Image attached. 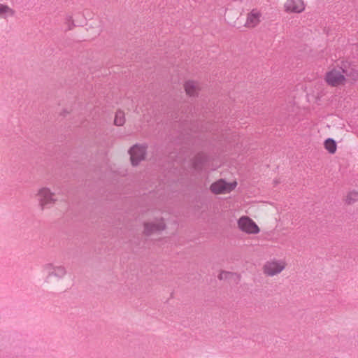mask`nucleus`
<instances>
[{
  "mask_svg": "<svg viewBox=\"0 0 358 358\" xmlns=\"http://www.w3.org/2000/svg\"><path fill=\"white\" fill-rule=\"evenodd\" d=\"M125 122L124 113L122 110H118L115 113L114 124L116 126H122Z\"/></svg>",
  "mask_w": 358,
  "mask_h": 358,
  "instance_id": "f3484780",
  "label": "nucleus"
},
{
  "mask_svg": "<svg viewBox=\"0 0 358 358\" xmlns=\"http://www.w3.org/2000/svg\"><path fill=\"white\" fill-rule=\"evenodd\" d=\"M43 270L46 273V280L48 282L51 280L59 282L67 275L66 267L61 264H45L43 266Z\"/></svg>",
  "mask_w": 358,
  "mask_h": 358,
  "instance_id": "f03ea898",
  "label": "nucleus"
},
{
  "mask_svg": "<svg viewBox=\"0 0 358 358\" xmlns=\"http://www.w3.org/2000/svg\"><path fill=\"white\" fill-rule=\"evenodd\" d=\"M36 198L38 208L41 210L50 208L57 201L55 193L48 187H41L38 189Z\"/></svg>",
  "mask_w": 358,
  "mask_h": 358,
  "instance_id": "f257e3e1",
  "label": "nucleus"
},
{
  "mask_svg": "<svg viewBox=\"0 0 358 358\" xmlns=\"http://www.w3.org/2000/svg\"><path fill=\"white\" fill-rule=\"evenodd\" d=\"M236 185V182H227L223 179H220L210 185V190L215 194H224L234 190Z\"/></svg>",
  "mask_w": 358,
  "mask_h": 358,
  "instance_id": "0eeeda50",
  "label": "nucleus"
},
{
  "mask_svg": "<svg viewBox=\"0 0 358 358\" xmlns=\"http://www.w3.org/2000/svg\"><path fill=\"white\" fill-rule=\"evenodd\" d=\"M183 88L188 96L197 97L201 90V85L200 82L189 79L184 82Z\"/></svg>",
  "mask_w": 358,
  "mask_h": 358,
  "instance_id": "9d476101",
  "label": "nucleus"
},
{
  "mask_svg": "<svg viewBox=\"0 0 358 358\" xmlns=\"http://www.w3.org/2000/svg\"><path fill=\"white\" fill-rule=\"evenodd\" d=\"M148 145L146 144H135L130 148L128 152L130 155L131 164L133 166H137L145 159Z\"/></svg>",
  "mask_w": 358,
  "mask_h": 358,
  "instance_id": "20e7f679",
  "label": "nucleus"
},
{
  "mask_svg": "<svg viewBox=\"0 0 358 358\" xmlns=\"http://www.w3.org/2000/svg\"><path fill=\"white\" fill-rule=\"evenodd\" d=\"M345 203L348 205L354 204L358 201V192L351 191L349 192L345 199Z\"/></svg>",
  "mask_w": 358,
  "mask_h": 358,
  "instance_id": "dca6fc26",
  "label": "nucleus"
},
{
  "mask_svg": "<svg viewBox=\"0 0 358 358\" xmlns=\"http://www.w3.org/2000/svg\"><path fill=\"white\" fill-rule=\"evenodd\" d=\"M325 149L330 153L334 154L336 151L337 146L336 141L332 138H327L324 143Z\"/></svg>",
  "mask_w": 358,
  "mask_h": 358,
  "instance_id": "2eb2a0df",
  "label": "nucleus"
},
{
  "mask_svg": "<svg viewBox=\"0 0 358 358\" xmlns=\"http://www.w3.org/2000/svg\"><path fill=\"white\" fill-rule=\"evenodd\" d=\"M339 68L345 78H349L353 80L358 78V70L355 65L348 62H343Z\"/></svg>",
  "mask_w": 358,
  "mask_h": 358,
  "instance_id": "f8f14e48",
  "label": "nucleus"
},
{
  "mask_svg": "<svg viewBox=\"0 0 358 358\" xmlns=\"http://www.w3.org/2000/svg\"><path fill=\"white\" fill-rule=\"evenodd\" d=\"M238 228L247 234H257L260 231L257 224L249 217L242 216L237 221Z\"/></svg>",
  "mask_w": 358,
  "mask_h": 358,
  "instance_id": "6e6552de",
  "label": "nucleus"
},
{
  "mask_svg": "<svg viewBox=\"0 0 358 358\" xmlns=\"http://www.w3.org/2000/svg\"><path fill=\"white\" fill-rule=\"evenodd\" d=\"M208 160V155L204 152L197 153L192 159V167L196 171L202 170Z\"/></svg>",
  "mask_w": 358,
  "mask_h": 358,
  "instance_id": "ddd939ff",
  "label": "nucleus"
},
{
  "mask_svg": "<svg viewBox=\"0 0 358 358\" xmlns=\"http://www.w3.org/2000/svg\"><path fill=\"white\" fill-rule=\"evenodd\" d=\"M143 233L145 236H151L156 233H159L166 229L165 220L162 217H155L152 221L145 222L143 224Z\"/></svg>",
  "mask_w": 358,
  "mask_h": 358,
  "instance_id": "7ed1b4c3",
  "label": "nucleus"
},
{
  "mask_svg": "<svg viewBox=\"0 0 358 358\" xmlns=\"http://www.w3.org/2000/svg\"><path fill=\"white\" fill-rule=\"evenodd\" d=\"M232 273H230V272H227V271H222L219 275H218V278L220 280H223V279H226L227 278H229L230 275H231Z\"/></svg>",
  "mask_w": 358,
  "mask_h": 358,
  "instance_id": "6ab92c4d",
  "label": "nucleus"
},
{
  "mask_svg": "<svg viewBox=\"0 0 358 358\" xmlns=\"http://www.w3.org/2000/svg\"><path fill=\"white\" fill-rule=\"evenodd\" d=\"M306 3L304 0H285L283 10L287 14H301L305 11Z\"/></svg>",
  "mask_w": 358,
  "mask_h": 358,
  "instance_id": "1a4fd4ad",
  "label": "nucleus"
},
{
  "mask_svg": "<svg viewBox=\"0 0 358 358\" xmlns=\"http://www.w3.org/2000/svg\"><path fill=\"white\" fill-rule=\"evenodd\" d=\"M64 24L67 26L68 30L73 29L75 27L73 16L71 15H67L64 19Z\"/></svg>",
  "mask_w": 358,
  "mask_h": 358,
  "instance_id": "a211bd4d",
  "label": "nucleus"
},
{
  "mask_svg": "<svg viewBox=\"0 0 358 358\" xmlns=\"http://www.w3.org/2000/svg\"><path fill=\"white\" fill-rule=\"evenodd\" d=\"M324 80L331 87L344 85L347 80L339 67L333 68L327 71L325 74Z\"/></svg>",
  "mask_w": 358,
  "mask_h": 358,
  "instance_id": "423d86ee",
  "label": "nucleus"
},
{
  "mask_svg": "<svg viewBox=\"0 0 358 358\" xmlns=\"http://www.w3.org/2000/svg\"><path fill=\"white\" fill-rule=\"evenodd\" d=\"M15 10L6 4L0 3V18L6 19L14 17Z\"/></svg>",
  "mask_w": 358,
  "mask_h": 358,
  "instance_id": "4468645a",
  "label": "nucleus"
},
{
  "mask_svg": "<svg viewBox=\"0 0 358 358\" xmlns=\"http://www.w3.org/2000/svg\"><path fill=\"white\" fill-rule=\"evenodd\" d=\"M262 13L257 9L254 8L247 14L246 21L245 27L247 28H255L262 21Z\"/></svg>",
  "mask_w": 358,
  "mask_h": 358,
  "instance_id": "9b49d317",
  "label": "nucleus"
},
{
  "mask_svg": "<svg viewBox=\"0 0 358 358\" xmlns=\"http://www.w3.org/2000/svg\"><path fill=\"white\" fill-rule=\"evenodd\" d=\"M275 184H278L279 182L278 180H274Z\"/></svg>",
  "mask_w": 358,
  "mask_h": 358,
  "instance_id": "aec40b11",
  "label": "nucleus"
},
{
  "mask_svg": "<svg viewBox=\"0 0 358 358\" xmlns=\"http://www.w3.org/2000/svg\"><path fill=\"white\" fill-rule=\"evenodd\" d=\"M286 262L283 259H273L267 261L263 266L264 273L270 277L280 273L286 267Z\"/></svg>",
  "mask_w": 358,
  "mask_h": 358,
  "instance_id": "39448f33",
  "label": "nucleus"
}]
</instances>
